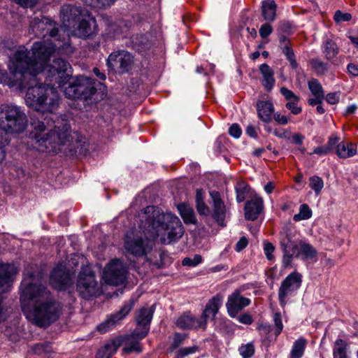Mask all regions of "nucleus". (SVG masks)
<instances>
[{"label":"nucleus","instance_id":"a211bd4d","mask_svg":"<svg viewBox=\"0 0 358 358\" xmlns=\"http://www.w3.org/2000/svg\"><path fill=\"white\" fill-rule=\"evenodd\" d=\"M76 290L83 299H90V267L88 266H83L79 273Z\"/></svg>","mask_w":358,"mask_h":358},{"label":"nucleus","instance_id":"473e14b6","mask_svg":"<svg viewBox=\"0 0 358 358\" xmlns=\"http://www.w3.org/2000/svg\"><path fill=\"white\" fill-rule=\"evenodd\" d=\"M307 345V340L301 337L295 341L289 354V358H301Z\"/></svg>","mask_w":358,"mask_h":358},{"label":"nucleus","instance_id":"0e129e2a","mask_svg":"<svg viewBox=\"0 0 358 358\" xmlns=\"http://www.w3.org/2000/svg\"><path fill=\"white\" fill-rule=\"evenodd\" d=\"M248 239L245 236H243L236 243L235 249L237 252H240V251L243 250L244 248H245L246 246L248 245Z\"/></svg>","mask_w":358,"mask_h":358},{"label":"nucleus","instance_id":"338daca9","mask_svg":"<svg viewBox=\"0 0 358 358\" xmlns=\"http://www.w3.org/2000/svg\"><path fill=\"white\" fill-rule=\"evenodd\" d=\"M196 209L201 215H208L209 213L208 207L205 204L204 201L196 203Z\"/></svg>","mask_w":358,"mask_h":358},{"label":"nucleus","instance_id":"bf43d9fd","mask_svg":"<svg viewBox=\"0 0 358 358\" xmlns=\"http://www.w3.org/2000/svg\"><path fill=\"white\" fill-rule=\"evenodd\" d=\"M229 134L235 138H238L242 131L240 126L238 124H233L229 129Z\"/></svg>","mask_w":358,"mask_h":358},{"label":"nucleus","instance_id":"dca6fc26","mask_svg":"<svg viewBox=\"0 0 358 358\" xmlns=\"http://www.w3.org/2000/svg\"><path fill=\"white\" fill-rule=\"evenodd\" d=\"M93 73L95 74L96 78L101 80L96 82L91 79V102L93 101L96 103L106 97L107 88L101 82L106 80V76L103 72H101L96 67L93 69Z\"/></svg>","mask_w":358,"mask_h":358},{"label":"nucleus","instance_id":"3c124183","mask_svg":"<svg viewBox=\"0 0 358 358\" xmlns=\"http://www.w3.org/2000/svg\"><path fill=\"white\" fill-rule=\"evenodd\" d=\"M280 92L287 101H292L293 99L294 101H299V97L295 95L292 91L287 89V87H282L280 90Z\"/></svg>","mask_w":358,"mask_h":358},{"label":"nucleus","instance_id":"6e6552de","mask_svg":"<svg viewBox=\"0 0 358 358\" xmlns=\"http://www.w3.org/2000/svg\"><path fill=\"white\" fill-rule=\"evenodd\" d=\"M66 98L82 101L84 106L88 104L90 97V79L84 76L71 78L68 85L64 89Z\"/></svg>","mask_w":358,"mask_h":358},{"label":"nucleus","instance_id":"1a4fd4ad","mask_svg":"<svg viewBox=\"0 0 358 358\" xmlns=\"http://www.w3.org/2000/svg\"><path fill=\"white\" fill-rule=\"evenodd\" d=\"M128 266L120 259H113L106 266L103 279L106 284L118 286L126 283Z\"/></svg>","mask_w":358,"mask_h":358},{"label":"nucleus","instance_id":"7c9ffc66","mask_svg":"<svg viewBox=\"0 0 358 358\" xmlns=\"http://www.w3.org/2000/svg\"><path fill=\"white\" fill-rule=\"evenodd\" d=\"M180 215L185 224H196V218L192 208L185 203L178 206Z\"/></svg>","mask_w":358,"mask_h":358},{"label":"nucleus","instance_id":"c85d7f7f","mask_svg":"<svg viewBox=\"0 0 358 358\" xmlns=\"http://www.w3.org/2000/svg\"><path fill=\"white\" fill-rule=\"evenodd\" d=\"M349 343L343 338H337L333 347L334 358H350L348 355Z\"/></svg>","mask_w":358,"mask_h":358},{"label":"nucleus","instance_id":"79ce46f5","mask_svg":"<svg viewBox=\"0 0 358 358\" xmlns=\"http://www.w3.org/2000/svg\"><path fill=\"white\" fill-rule=\"evenodd\" d=\"M282 53L285 55L286 59L289 61L292 69H296L298 67V63L295 59V55L292 46L282 49Z\"/></svg>","mask_w":358,"mask_h":358},{"label":"nucleus","instance_id":"39448f33","mask_svg":"<svg viewBox=\"0 0 358 358\" xmlns=\"http://www.w3.org/2000/svg\"><path fill=\"white\" fill-rule=\"evenodd\" d=\"M32 130L29 137L34 141L37 149L43 152L57 154L62 152L71 141V126L66 122L58 123L53 129L49 123L32 119Z\"/></svg>","mask_w":358,"mask_h":358},{"label":"nucleus","instance_id":"4468645a","mask_svg":"<svg viewBox=\"0 0 358 358\" xmlns=\"http://www.w3.org/2000/svg\"><path fill=\"white\" fill-rule=\"evenodd\" d=\"M250 299L241 295L239 290H235L229 295L226 303V308L229 315L231 317H236L239 312L250 304Z\"/></svg>","mask_w":358,"mask_h":358},{"label":"nucleus","instance_id":"603ef678","mask_svg":"<svg viewBox=\"0 0 358 358\" xmlns=\"http://www.w3.org/2000/svg\"><path fill=\"white\" fill-rule=\"evenodd\" d=\"M334 19L336 22H348L352 19V15L338 10L335 12Z\"/></svg>","mask_w":358,"mask_h":358},{"label":"nucleus","instance_id":"c03bdc74","mask_svg":"<svg viewBox=\"0 0 358 358\" xmlns=\"http://www.w3.org/2000/svg\"><path fill=\"white\" fill-rule=\"evenodd\" d=\"M50 345L48 343H38L33 347V351L39 356H43L50 352Z\"/></svg>","mask_w":358,"mask_h":358},{"label":"nucleus","instance_id":"de8ad7c7","mask_svg":"<svg viewBox=\"0 0 358 358\" xmlns=\"http://www.w3.org/2000/svg\"><path fill=\"white\" fill-rule=\"evenodd\" d=\"M117 0H91V7L106 8L113 5Z\"/></svg>","mask_w":358,"mask_h":358},{"label":"nucleus","instance_id":"2f4dec72","mask_svg":"<svg viewBox=\"0 0 358 358\" xmlns=\"http://www.w3.org/2000/svg\"><path fill=\"white\" fill-rule=\"evenodd\" d=\"M136 303V299L134 297L130 298L128 301H125L121 308L113 313L114 317L118 320L120 323L121 321L125 318L131 310L134 308L135 304Z\"/></svg>","mask_w":358,"mask_h":358},{"label":"nucleus","instance_id":"423d86ee","mask_svg":"<svg viewBox=\"0 0 358 358\" xmlns=\"http://www.w3.org/2000/svg\"><path fill=\"white\" fill-rule=\"evenodd\" d=\"M27 126L28 118L22 107L13 103L0 105V130L18 135L24 132Z\"/></svg>","mask_w":358,"mask_h":358},{"label":"nucleus","instance_id":"f3484780","mask_svg":"<svg viewBox=\"0 0 358 358\" xmlns=\"http://www.w3.org/2000/svg\"><path fill=\"white\" fill-rule=\"evenodd\" d=\"M264 208V201L262 197L255 196L245 204V217L248 220H257Z\"/></svg>","mask_w":358,"mask_h":358},{"label":"nucleus","instance_id":"4d7b16f0","mask_svg":"<svg viewBox=\"0 0 358 358\" xmlns=\"http://www.w3.org/2000/svg\"><path fill=\"white\" fill-rule=\"evenodd\" d=\"M23 8H32L39 0H10Z\"/></svg>","mask_w":358,"mask_h":358},{"label":"nucleus","instance_id":"f257e3e1","mask_svg":"<svg viewBox=\"0 0 358 358\" xmlns=\"http://www.w3.org/2000/svg\"><path fill=\"white\" fill-rule=\"evenodd\" d=\"M30 28L37 37L45 38L48 34L50 36L35 42L30 50L24 46L19 47L9 58L8 72L0 69V84L10 88L14 85L23 86L24 79L32 78L31 75L41 70L56 49H64L69 45V39L61 44L56 38L58 30L53 28L52 21L48 17L34 18L30 22Z\"/></svg>","mask_w":358,"mask_h":358},{"label":"nucleus","instance_id":"c9c22d12","mask_svg":"<svg viewBox=\"0 0 358 358\" xmlns=\"http://www.w3.org/2000/svg\"><path fill=\"white\" fill-rule=\"evenodd\" d=\"M250 187L244 181H239L235 187L236 194V201L238 203H241L245 199V196L249 192Z\"/></svg>","mask_w":358,"mask_h":358},{"label":"nucleus","instance_id":"9d476101","mask_svg":"<svg viewBox=\"0 0 358 358\" xmlns=\"http://www.w3.org/2000/svg\"><path fill=\"white\" fill-rule=\"evenodd\" d=\"M301 282L302 275L296 271L291 273L282 281L278 289V300L281 307L285 306L287 298L299 289Z\"/></svg>","mask_w":358,"mask_h":358},{"label":"nucleus","instance_id":"f704fd0d","mask_svg":"<svg viewBox=\"0 0 358 358\" xmlns=\"http://www.w3.org/2000/svg\"><path fill=\"white\" fill-rule=\"evenodd\" d=\"M293 241L290 234H286L280 240V246L283 251L282 264L285 267L290 266V256L288 255L287 249Z\"/></svg>","mask_w":358,"mask_h":358},{"label":"nucleus","instance_id":"49530a36","mask_svg":"<svg viewBox=\"0 0 358 358\" xmlns=\"http://www.w3.org/2000/svg\"><path fill=\"white\" fill-rule=\"evenodd\" d=\"M339 138L336 135H332L329 138L327 143L325 147L329 153L333 152L334 150L336 152L337 145L339 144Z\"/></svg>","mask_w":358,"mask_h":358},{"label":"nucleus","instance_id":"c756f323","mask_svg":"<svg viewBox=\"0 0 358 358\" xmlns=\"http://www.w3.org/2000/svg\"><path fill=\"white\" fill-rule=\"evenodd\" d=\"M322 52L325 58L332 62L339 53V48L333 40L327 39L323 43Z\"/></svg>","mask_w":358,"mask_h":358},{"label":"nucleus","instance_id":"ea45409f","mask_svg":"<svg viewBox=\"0 0 358 358\" xmlns=\"http://www.w3.org/2000/svg\"><path fill=\"white\" fill-rule=\"evenodd\" d=\"M308 88L314 96L324 97V92L321 84L317 79L313 78L308 82Z\"/></svg>","mask_w":358,"mask_h":358},{"label":"nucleus","instance_id":"cd10ccee","mask_svg":"<svg viewBox=\"0 0 358 358\" xmlns=\"http://www.w3.org/2000/svg\"><path fill=\"white\" fill-rule=\"evenodd\" d=\"M357 153V145L352 143L341 141L337 145L336 154L340 158L353 157Z\"/></svg>","mask_w":358,"mask_h":358},{"label":"nucleus","instance_id":"9b49d317","mask_svg":"<svg viewBox=\"0 0 358 358\" xmlns=\"http://www.w3.org/2000/svg\"><path fill=\"white\" fill-rule=\"evenodd\" d=\"M134 64L133 56L125 50L110 53L107 59V66L115 73L123 74L131 69Z\"/></svg>","mask_w":358,"mask_h":358},{"label":"nucleus","instance_id":"393cba45","mask_svg":"<svg viewBox=\"0 0 358 358\" xmlns=\"http://www.w3.org/2000/svg\"><path fill=\"white\" fill-rule=\"evenodd\" d=\"M259 69L263 76L262 80V85L266 91H271L275 83L273 69L267 64H261Z\"/></svg>","mask_w":358,"mask_h":358},{"label":"nucleus","instance_id":"f8f14e48","mask_svg":"<svg viewBox=\"0 0 358 358\" xmlns=\"http://www.w3.org/2000/svg\"><path fill=\"white\" fill-rule=\"evenodd\" d=\"M155 310V305L150 308L143 307L136 311L135 320L141 337H146L150 331V323Z\"/></svg>","mask_w":358,"mask_h":358},{"label":"nucleus","instance_id":"4c0bfd02","mask_svg":"<svg viewBox=\"0 0 358 358\" xmlns=\"http://www.w3.org/2000/svg\"><path fill=\"white\" fill-rule=\"evenodd\" d=\"M312 216V211L307 204H302L300 206L299 213L295 214L293 220L296 222L309 219Z\"/></svg>","mask_w":358,"mask_h":358},{"label":"nucleus","instance_id":"e433bc0d","mask_svg":"<svg viewBox=\"0 0 358 358\" xmlns=\"http://www.w3.org/2000/svg\"><path fill=\"white\" fill-rule=\"evenodd\" d=\"M310 64L317 75H324L329 70V64L322 61L319 58H314L310 60Z\"/></svg>","mask_w":358,"mask_h":358},{"label":"nucleus","instance_id":"a18cd8bd","mask_svg":"<svg viewBox=\"0 0 358 358\" xmlns=\"http://www.w3.org/2000/svg\"><path fill=\"white\" fill-rule=\"evenodd\" d=\"M202 262V257L200 255H195L193 258L185 257L182 261V264L185 266L194 267Z\"/></svg>","mask_w":358,"mask_h":358},{"label":"nucleus","instance_id":"69168bd1","mask_svg":"<svg viewBox=\"0 0 358 358\" xmlns=\"http://www.w3.org/2000/svg\"><path fill=\"white\" fill-rule=\"evenodd\" d=\"M279 43V47L281 48V50L292 46L289 39L284 35L280 36Z\"/></svg>","mask_w":358,"mask_h":358},{"label":"nucleus","instance_id":"5701e85b","mask_svg":"<svg viewBox=\"0 0 358 358\" xmlns=\"http://www.w3.org/2000/svg\"><path fill=\"white\" fill-rule=\"evenodd\" d=\"M222 303V296L217 294L213 296L206 304L202 313L203 320L207 323L208 319L213 320L218 312V310Z\"/></svg>","mask_w":358,"mask_h":358},{"label":"nucleus","instance_id":"8fccbe9b","mask_svg":"<svg viewBox=\"0 0 358 358\" xmlns=\"http://www.w3.org/2000/svg\"><path fill=\"white\" fill-rule=\"evenodd\" d=\"M199 350L196 345L180 348L177 351V357L183 358L190 354L196 352Z\"/></svg>","mask_w":358,"mask_h":358},{"label":"nucleus","instance_id":"a878e982","mask_svg":"<svg viewBox=\"0 0 358 358\" xmlns=\"http://www.w3.org/2000/svg\"><path fill=\"white\" fill-rule=\"evenodd\" d=\"M277 5L274 0H264L262 3V15L264 20L272 22L276 17Z\"/></svg>","mask_w":358,"mask_h":358},{"label":"nucleus","instance_id":"13d9d810","mask_svg":"<svg viewBox=\"0 0 358 358\" xmlns=\"http://www.w3.org/2000/svg\"><path fill=\"white\" fill-rule=\"evenodd\" d=\"M264 253H265L266 258L268 260L273 259V252L275 250L274 245L272 243L267 242L264 244Z\"/></svg>","mask_w":358,"mask_h":358},{"label":"nucleus","instance_id":"ddd939ff","mask_svg":"<svg viewBox=\"0 0 358 358\" xmlns=\"http://www.w3.org/2000/svg\"><path fill=\"white\" fill-rule=\"evenodd\" d=\"M71 282V276L65 264H58L52 270L50 277V283L51 285L58 289H64Z\"/></svg>","mask_w":358,"mask_h":358},{"label":"nucleus","instance_id":"680f3d73","mask_svg":"<svg viewBox=\"0 0 358 358\" xmlns=\"http://www.w3.org/2000/svg\"><path fill=\"white\" fill-rule=\"evenodd\" d=\"M273 327L266 323H262L259 324L257 329L261 332L262 334L267 336L273 331Z\"/></svg>","mask_w":358,"mask_h":358},{"label":"nucleus","instance_id":"f03ea898","mask_svg":"<svg viewBox=\"0 0 358 358\" xmlns=\"http://www.w3.org/2000/svg\"><path fill=\"white\" fill-rule=\"evenodd\" d=\"M43 273L36 266H27L20 287L21 307L28 320L39 327L46 328L57 321L62 307L52 296L50 290L38 283Z\"/></svg>","mask_w":358,"mask_h":358},{"label":"nucleus","instance_id":"20e7f679","mask_svg":"<svg viewBox=\"0 0 358 358\" xmlns=\"http://www.w3.org/2000/svg\"><path fill=\"white\" fill-rule=\"evenodd\" d=\"M49 60L50 58L41 70L34 73L33 76L31 75L32 78L27 77L24 79L23 86L14 85L13 87H15L21 91L27 89L25 96L27 105L42 113H52L56 110L59 106V97L55 87L40 83L36 76L43 73L48 69L49 73L48 76L50 78V81L52 82V78L57 75L59 80L56 83L61 85L62 83L64 81L63 77L66 79L70 76L69 73H71V65L66 60L57 58L53 60L52 64L48 66Z\"/></svg>","mask_w":358,"mask_h":358},{"label":"nucleus","instance_id":"09e8293b","mask_svg":"<svg viewBox=\"0 0 358 358\" xmlns=\"http://www.w3.org/2000/svg\"><path fill=\"white\" fill-rule=\"evenodd\" d=\"M273 322H274V325H275L274 334H275V339L278 337V336L281 333V331L283 329V325L282 323L280 313H275V315L273 316Z\"/></svg>","mask_w":358,"mask_h":358},{"label":"nucleus","instance_id":"4be33fe9","mask_svg":"<svg viewBox=\"0 0 358 358\" xmlns=\"http://www.w3.org/2000/svg\"><path fill=\"white\" fill-rule=\"evenodd\" d=\"M176 324L178 328L182 329H206L205 321L199 320L189 314H184L179 317Z\"/></svg>","mask_w":358,"mask_h":358},{"label":"nucleus","instance_id":"72a5a7b5","mask_svg":"<svg viewBox=\"0 0 358 358\" xmlns=\"http://www.w3.org/2000/svg\"><path fill=\"white\" fill-rule=\"evenodd\" d=\"M120 324L113 314L107 317L106 320L96 326V330L103 334L113 330L117 324Z\"/></svg>","mask_w":358,"mask_h":358},{"label":"nucleus","instance_id":"a19ab883","mask_svg":"<svg viewBox=\"0 0 358 358\" xmlns=\"http://www.w3.org/2000/svg\"><path fill=\"white\" fill-rule=\"evenodd\" d=\"M238 352L243 358H250L255 354V346L252 343L242 345L238 348Z\"/></svg>","mask_w":358,"mask_h":358},{"label":"nucleus","instance_id":"aec40b11","mask_svg":"<svg viewBox=\"0 0 358 358\" xmlns=\"http://www.w3.org/2000/svg\"><path fill=\"white\" fill-rule=\"evenodd\" d=\"M210 195L213 200V217L220 226H224V219L226 217V207L220 196L217 192H212Z\"/></svg>","mask_w":358,"mask_h":358},{"label":"nucleus","instance_id":"412c9836","mask_svg":"<svg viewBox=\"0 0 358 358\" xmlns=\"http://www.w3.org/2000/svg\"><path fill=\"white\" fill-rule=\"evenodd\" d=\"M144 338L141 337L140 330L138 329H134L131 334L126 335L125 343L122 349L123 352L127 355L133 352L140 353L142 351L140 341Z\"/></svg>","mask_w":358,"mask_h":358},{"label":"nucleus","instance_id":"774afa93","mask_svg":"<svg viewBox=\"0 0 358 358\" xmlns=\"http://www.w3.org/2000/svg\"><path fill=\"white\" fill-rule=\"evenodd\" d=\"M348 72L354 77L358 76V64L350 63L347 66Z\"/></svg>","mask_w":358,"mask_h":358},{"label":"nucleus","instance_id":"37998d69","mask_svg":"<svg viewBox=\"0 0 358 358\" xmlns=\"http://www.w3.org/2000/svg\"><path fill=\"white\" fill-rule=\"evenodd\" d=\"M187 334L175 333L173 340L170 345L169 350L171 352L176 350L185 340Z\"/></svg>","mask_w":358,"mask_h":358},{"label":"nucleus","instance_id":"e2e57ef3","mask_svg":"<svg viewBox=\"0 0 358 358\" xmlns=\"http://www.w3.org/2000/svg\"><path fill=\"white\" fill-rule=\"evenodd\" d=\"M326 100L330 104H336L339 101V95L336 92L329 93L326 96Z\"/></svg>","mask_w":358,"mask_h":358},{"label":"nucleus","instance_id":"6ab92c4d","mask_svg":"<svg viewBox=\"0 0 358 358\" xmlns=\"http://www.w3.org/2000/svg\"><path fill=\"white\" fill-rule=\"evenodd\" d=\"M126 335L115 338L98 350L95 358H110L120 346L124 345Z\"/></svg>","mask_w":358,"mask_h":358},{"label":"nucleus","instance_id":"2eb2a0df","mask_svg":"<svg viewBox=\"0 0 358 358\" xmlns=\"http://www.w3.org/2000/svg\"><path fill=\"white\" fill-rule=\"evenodd\" d=\"M18 272L14 264H0V294L9 290Z\"/></svg>","mask_w":358,"mask_h":358},{"label":"nucleus","instance_id":"5fc2aeb1","mask_svg":"<svg viewBox=\"0 0 358 358\" xmlns=\"http://www.w3.org/2000/svg\"><path fill=\"white\" fill-rule=\"evenodd\" d=\"M273 27L269 23L263 24L259 30V33L262 38H267L273 32Z\"/></svg>","mask_w":358,"mask_h":358},{"label":"nucleus","instance_id":"052dcab7","mask_svg":"<svg viewBox=\"0 0 358 358\" xmlns=\"http://www.w3.org/2000/svg\"><path fill=\"white\" fill-rule=\"evenodd\" d=\"M281 125H285L289 122V118L286 115H282L280 113H274L272 117V119Z\"/></svg>","mask_w":358,"mask_h":358},{"label":"nucleus","instance_id":"6e6d98bb","mask_svg":"<svg viewBox=\"0 0 358 358\" xmlns=\"http://www.w3.org/2000/svg\"><path fill=\"white\" fill-rule=\"evenodd\" d=\"M288 255L290 256V263L292 261L294 257H296L297 252H299V243L297 244L296 242L293 241L287 247Z\"/></svg>","mask_w":358,"mask_h":358},{"label":"nucleus","instance_id":"b1692460","mask_svg":"<svg viewBox=\"0 0 358 358\" xmlns=\"http://www.w3.org/2000/svg\"><path fill=\"white\" fill-rule=\"evenodd\" d=\"M257 111L259 118L265 123L272 120L274 113V106L271 101H258L257 102Z\"/></svg>","mask_w":358,"mask_h":358},{"label":"nucleus","instance_id":"0eeeda50","mask_svg":"<svg viewBox=\"0 0 358 358\" xmlns=\"http://www.w3.org/2000/svg\"><path fill=\"white\" fill-rule=\"evenodd\" d=\"M62 25L66 30L78 37H87L89 23L83 19V10L80 7L64 5L61 10Z\"/></svg>","mask_w":358,"mask_h":358},{"label":"nucleus","instance_id":"58836bf2","mask_svg":"<svg viewBox=\"0 0 358 358\" xmlns=\"http://www.w3.org/2000/svg\"><path fill=\"white\" fill-rule=\"evenodd\" d=\"M309 186L317 195L324 187V181L322 178L317 176H313L309 178Z\"/></svg>","mask_w":358,"mask_h":358},{"label":"nucleus","instance_id":"bb28decb","mask_svg":"<svg viewBox=\"0 0 358 358\" xmlns=\"http://www.w3.org/2000/svg\"><path fill=\"white\" fill-rule=\"evenodd\" d=\"M317 250L310 243L305 241H299V252L296 253V257H301V259H313L317 257Z\"/></svg>","mask_w":358,"mask_h":358},{"label":"nucleus","instance_id":"864d4df0","mask_svg":"<svg viewBox=\"0 0 358 358\" xmlns=\"http://www.w3.org/2000/svg\"><path fill=\"white\" fill-rule=\"evenodd\" d=\"M298 102L299 101H294V99L292 101H288L285 104V107L289 110L291 113L293 115H298L302 111L301 107L298 106Z\"/></svg>","mask_w":358,"mask_h":358},{"label":"nucleus","instance_id":"7ed1b4c3","mask_svg":"<svg viewBox=\"0 0 358 358\" xmlns=\"http://www.w3.org/2000/svg\"><path fill=\"white\" fill-rule=\"evenodd\" d=\"M145 215V227H147L150 238L138 234H126L124 248L127 253L136 257H143L150 252L155 244L154 240L163 231H167V237L160 238L162 244H169L181 238L184 228L180 219L167 212L164 213L159 208L149 206L144 208Z\"/></svg>","mask_w":358,"mask_h":358}]
</instances>
